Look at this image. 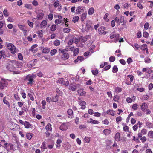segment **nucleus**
Listing matches in <instances>:
<instances>
[{"label":"nucleus","instance_id":"nucleus-2","mask_svg":"<svg viewBox=\"0 0 153 153\" xmlns=\"http://www.w3.org/2000/svg\"><path fill=\"white\" fill-rule=\"evenodd\" d=\"M7 48L13 54H14L19 51L18 49L12 43H8L7 45Z\"/></svg>","mask_w":153,"mask_h":153},{"label":"nucleus","instance_id":"nucleus-10","mask_svg":"<svg viewBox=\"0 0 153 153\" xmlns=\"http://www.w3.org/2000/svg\"><path fill=\"white\" fill-rule=\"evenodd\" d=\"M78 94L81 96H85L86 93L83 89H79L77 90Z\"/></svg>","mask_w":153,"mask_h":153},{"label":"nucleus","instance_id":"nucleus-45","mask_svg":"<svg viewBox=\"0 0 153 153\" xmlns=\"http://www.w3.org/2000/svg\"><path fill=\"white\" fill-rule=\"evenodd\" d=\"M59 5V1L58 0H56L53 4L55 8H56Z\"/></svg>","mask_w":153,"mask_h":153},{"label":"nucleus","instance_id":"nucleus-11","mask_svg":"<svg viewBox=\"0 0 153 153\" xmlns=\"http://www.w3.org/2000/svg\"><path fill=\"white\" fill-rule=\"evenodd\" d=\"M67 128V126L65 123H63L59 127L60 129L62 131L66 130Z\"/></svg>","mask_w":153,"mask_h":153},{"label":"nucleus","instance_id":"nucleus-59","mask_svg":"<svg viewBox=\"0 0 153 153\" xmlns=\"http://www.w3.org/2000/svg\"><path fill=\"white\" fill-rule=\"evenodd\" d=\"M70 31V29L68 28H65L63 29V31L64 33H68Z\"/></svg>","mask_w":153,"mask_h":153},{"label":"nucleus","instance_id":"nucleus-15","mask_svg":"<svg viewBox=\"0 0 153 153\" xmlns=\"http://www.w3.org/2000/svg\"><path fill=\"white\" fill-rule=\"evenodd\" d=\"M79 105L81 106V108L84 109L85 108L86 102L84 101H81L79 102Z\"/></svg>","mask_w":153,"mask_h":153},{"label":"nucleus","instance_id":"nucleus-8","mask_svg":"<svg viewBox=\"0 0 153 153\" xmlns=\"http://www.w3.org/2000/svg\"><path fill=\"white\" fill-rule=\"evenodd\" d=\"M83 7L79 6H78L76 9V13L77 14H79L81 13L83 11Z\"/></svg>","mask_w":153,"mask_h":153},{"label":"nucleus","instance_id":"nucleus-43","mask_svg":"<svg viewBox=\"0 0 153 153\" xmlns=\"http://www.w3.org/2000/svg\"><path fill=\"white\" fill-rule=\"evenodd\" d=\"M25 7L27 8L30 9H32V7L30 4H25Z\"/></svg>","mask_w":153,"mask_h":153},{"label":"nucleus","instance_id":"nucleus-14","mask_svg":"<svg viewBox=\"0 0 153 153\" xmlns=\"http://www.w3.org/2000/svg\"><path fill=\"white\" fill-rule=\"evenodd\" d=\"M47 25V21L46 20H43L40 24V27L41 28H44L46 27Z\"/></svg>","mask_w":153,"mask_h":153},{"label":"nucleus","instance_id":"nucleus-48","mask_svg":"<svg viewBox=\"0 0 153 153\" xmlns=\"http://www.w3.org/2000/svg\"><path fill=\"white\" fill-rule=\"evenodd\" d=\"M54 44L55 46H59L60 45V41L58 40H56L54 41Z\"/></svg>","mask_w":153,"mask_h":153},{"label":"nucleus","instance_id":"nucleus-60","mask_svg":"<svg viewBox=\"0 0 153 153\" xmlns=\"http://www.w3.org/2000/svg\"><path fill=\"white\" fill-rule=\"evenodd\" d=\"M37 33L39 34V36L40 37L42 36L43 35V31L42 30L38 31Z\"/></svg>","mask_w":153,"mask_h":153},{"label":"nucleus","instance_id":"nucleus-19","mask_svg":"<svg viewBox=\"0 0 153 153\" xmlns=\"http://www.w3.org/2000/svg\"><path fill=\"white\" fill-rule=\"evenodd\" d=\"M120 134L119 132L117 133L115 136V140L117 141H120Z\"/></svg>","mask_w":153,"mask_h":153},{"label":"nucleus","instance_id":"nucleus-40","mask_svg":"<svg viewBox=\"0 0 153 153\" xmlns=\"http://www.w3.org/2000/svg\"><path fill=\"white\" fill-rule=\"evenodd\" d=\"M148 135L150 138H153V131H150L148 132Z\"/></svg>","mask_w":153,"mask_h":153},{"label":"nucleus","instance_id":"nucleus-30","mask_svg":"<svg viewBox=\"0 0 153 153\" xmlns=\"http://www.w3.org/2000/svg\"><path fill=\"white\" fill-rule=\"evenodd\" d=\"M33 136V134L31 133H28L26 135L27 138L29 140H30Z\"/></svg>","mask_w":153,"mask_h":153},{"label":"nucleus","instance_id":"nucleus-25","mask_svg":"<svg viewBox=\"0 0 153 153\" xmlns=\"http://www.w3.org/2000/svg\"><path fill=\"white\" fill-rule=\"evenodd\" d=\"M111 132V131L109 129H105L103 131V133L105 135L109 134Z\"/></svg>","mask_w":153,"mask_h":153},{"label":"nucleus","instance_id":"nucleus-34","mask_svg":"<svg viewBox=\"0 0 153 153\" xmlns=\"http://www.w3.org/2000/svg\"><path fill=\"white\" fill-rule=\"evenodd\" d=\"M79 19V17L78 16H75L73 18L72 21L74 23H75L78 22Z\"/></svg>","mask_w":153,"mask_h":153},{"label":"nucleus","instance_id":"nucleus-44","mask_svg":"<svg viewBox=\"0 0 153 153\" xmlns=\"http://www.w3.org/2000/svg\"><path fill=\"white\" fill-rule=\"evenodd\" d=\"M56 28V26L55 25H53L51 27V30L52 31H54Z\"/></svg>","mask_w":153,"mask_h":153},{"label":"nucleus","instance_id":"nucleus-33","mask_svg":"<svg viewBox=\"0 0 153 153\" xmlns=\"http://www.w3.org/2000/svg\"><path fill=\"white\" fill-rule=\"evenodd\" d=\"M19 28L20 30L23 31L24 32L26 33L27 32V30H26L24 29V26L18 24V25Z\"/></svg>","mask_w":153,"mask_h":153},{"label":"nucleus","instance_id":"nucleus-16","mask_svg":"<svg viewBox=\"0 0 153 153\" xmlns=\"http://www.w3.org/2000/svg\"><path fill=\"white\" fill-rule=\"evenodd\" d=\"M37 46V45L36 44L32 46L29 50L33 52H36L37 51L36 48Z\"/></svg>","mask_w":153,"mask_h":153},{"label":"nucleus","instance_id":"nucleus-9","mask_svg":"<svg viewBox=\"0 0 153 153\" xmlns=\"http://www.w3.org/2000/svg\"><path fill=\"white\" fill-rule=\"evenodd\" d=\"M67 114L69 118L72 119L74 117L73 110L71 109H68L67 111Z\"/></svg>","mask_w":153,"mask_h":153},{"label":"nucleus","instance_id":"nucleus-52","mask_svg":"<svg viewBox=\"0 0 153 153\" xmlns=\"http://www.w3.org/2000/svg\"><path fill=\"white\" fill-rule=\"evenodd\" d=\"M18 58L19 60H22L23 59V57L22 54L19 53L18 54Z\"/></svg>","mask_w":153,"mask_h":153},{"label":"nucleus","instance_id":"nucleus-13","mask_svg":"<svg viewBox=\"0 0 153 153\" xmlns=\"http://www.w3.org/2000/svg\"><path fill=\"white\" fill-rule=\"evenodd\" d=\"M69 89L73 91H74L76 90V87L74 84H71L68 87Z\"/></svg>","mask_w":153,"mask_h":153},{"label":"nucleus","instance_id":"nucleus-47","mask_svg":"<svg viewBox=\"0 0 153 153\" xmlns=\"http://www.w3.org/2000/svg\"><path fill=\"white\" fill-rule=\"evenodd\" d=\"M42 109H45V105L46 104V102L45 101V100H43L42 102Z\"/></svg>","mask_w":153,"mask_h":153},{"label":"nucleus","instance_id":"nucleus-46","mask_svg":"<svg viewBox=\"0 0 153 153\" xmlns=\"http://www.w3.org/2000/svg\"><path fill=\"white\" fill-rule=\"evenodd\" d=\"M56 52H57V50L56 49H54L52 50L51 51V52H50L51 55V56H53V55H54L56 53Z\"/></svg>","mask_w":153,"mask_h":153},{"label":"nucleus","instance_id":"nucleus-12","mask_svg":"<svg viewBox=\"0 0 153 153\" xmlns=\"http://www.w3.org/2000/svg\"><path fill=\"white\" fill-rule=\"evenodd\" d=\"M87 122L94 124H98L99 123V122L98 121L94 120L91 118L88 119Z\"/></svg>","mask_w":153,"mask_h":153},{"label":"nucleus","instance_id":"nucleus-62","mask_svg":"<svg viewBox=\"0 0 153 153\" xmlns=\"http://www.w3.org/2000/svg\"><path fill=\"white\" fill-rule=\"evenodd\" d=\"M142 141V143H144L146 140V137L143 136L142 137H141L140 139Z\"/></svg>","mask_w":153,"mask_h":153},{"label":"nucleus","instance_id":"nucleus-28","mask_svg":"<svg viewBox=\"0 0 153 153\" xmlns=\"http://www.w3.org/2000/svg\"><path fill=\"white\" fill-rule=\"evenodd\" d=\"M34 94L33 93H28V96L30 98V99L32 101L34 100Z\"/></svg>","mask_w":153,"mask_h":153},{"label":"nucleus","instance_id":"nucleus-27","mask_svg":"<svg viewBox=\"0 0 153 153\" xmlns=\"http://www.w3.org/2000/svg\"><path fill=\"white\" fill-rule=\"evenodd\" d=\"M79 49L78 48H75L73 52V56H76L79 53Z\"/></svg>","mask_w":153,"mask_h":153},{"label":"nucleus","instance_id":"nucleus-3","mask_svg":"<svg viewBox=\"0 0 153 153\" xmlns=\"http://www.w3.org/2000/svg\"><path fill=\"white\" fill-rule=\"evenodd\" d=\"M37 15V19L38 20L42 19L44 16V13L43 10H39L36 11Z\"/></svg>","mask_w":153,"mask_h":153},{"label":"nucleus","instance_id":"nucleus-55","mask_svg":"<svg viewBox=\"0 0 153 153\" xmlns=\"http://www.w3.org/2000/svg\"><path fill=\"white\" fill-rule=\"evenodd\" d=\"M145 62L146 63H149L151 62V59L148 57H146L145 59Z\"/></svg>","mask_w":153,"mask_h":153},{"label":"nucleus","instance_id":"nucleus-41","mask_svg":"<svg viewBox=\"0 0 153 153\" xmlns=\"http://www.w3.org/2000/svg\"><path fill=\"white\" fill-rule=\"evenodd\" d=\"M89 37V36H86L84 37H83L82 39V42H85L86 41H87Z\"/></svg>","mask_w":153,"mask_h":153},{"label":"nucleus","instance_id":"nucleus-31","mask_svg":"<svg viewBox=\"0 0 153 153\" xmlns=\"http://www.w3.org/2000/svg\"><path fill=\"white\" fill-rule=\"evenodd\" d=\"M50 49L48 48H44L42 50V52L44 53H47L49 52Z\"/></svg>","mask_w":153,"mask_h":153},{"label":"nucleus","instance_id":"nucleus-49","mask_svg":"<svg viewBox=\"0 0 153 153\" xmlns=\"http://www.w3.org/2000/svg\"><path fill=\"white\" fill-rule=\"evenodd\" d=\"M85 141L86 143H89L90 141V137H85Z\"/></svg>","mask_w":153,"mask_h":153},{"label":"nucleus","instance_id":"nucleus-58","mask_svg":"<svg viewBox=\"0 0 153 153\" xmlns=\"http://www.w3.org/2000/svg\"><path fill=\"white\" fill-rule=\"evenodd\" d=\"M32 4L35 6H36L38 5V2L35 0H33L32 1Z\"/></svg>","mask_w":153,"mask_h":153},{"label":"nucleus","instance_id":"nucleus-26","mask_svg":"<svg viewBox=\"0 0 153 153\" xmlns=\"http://www.w3.org/2000/svg\"><path fill=\"white\" fill-rule=\"evenodd\" d=\"M86 13H84L82 15L81 17V20L82 21H83L86 18Z\"/></svg>","mask_w":153,"mask_h":153},{"label":"nucleus","instance_id":"nucleus-4","mask_svg":"<svg viewBox=\"0 0 153 153\" xmlns=\"http://www.w3.org/2000/svg\"><path fill=\"white\" fill-rule=\"evenodd\" d=\"M134 78V76L131 75H128L127 76L125 83L128 85L131 84V82L133 81Z\"/></svg>","mask_w":153,"mask_h":153},{"label":"nucleus","instance_id":"nucleus-29","mask_svg":"<svg viewBox=\"0 0 153 153\" xmlns=\"http://www.w3.org/2000/svg\"><path fill=\"white\" fill-rule=\"evenodd\" d=\"M67 51L65 49H59L58 50V52L59 53H61L63 54L66 53Z\"/></svg>","mask_w":153,"mask_h":153},{"label":"nucleus","instance_id":"nucleus-20","mask_svg":"<svg viewBox=\"0 0 153 153\" xmlns=\"http://www.w3.org/2000/svg\"><path fill=\"white\" fill-rule=\"evenodd\" d=\"M24 125L25 127L26 128H29L31 127V125L30 123L27 121H25L24 123Z\"/></svg>","mask_w":153,"mask_h":153},{"label":"nucleus","instance_id":"nucleus-22","mask_svg":"<svg viewBox=\"0 0 153 153\" xmlns=\"http://www.w3.org/2000/svg\"><path fill=\"white\" fill-rule=\"evenodd\" d=\"M94 9L93 7L90 8L88 10V14L90 15L93 14L94 11Z\"/></svg>","mask_w":153,"mask_h":153},{"label":"nucleus","instance_id":"nucleus-36","mask_svg":"<svg viewBox=\"0 0 153 153\" xmlns=\"http://www.w3.org/2000/svg\"><path fill=\"white\" fill-rule=\"evenodd\" d=\"M58 96L56 95V96L53 97L52 99V101L55 102H56L58 101Z\"/></svg>","mask_w":153,"mask_h":153},{"label":"nucleus","instance_id":"nucleus-7","mask_svg":"<svg viewBox=\"0 0 153 153\" xmlns=\"http://www.w3.org/2000/svg\"><path fill=\"white\" fill-rule=\"evenodd\" d=\"M3 147L7 151H8L10 149H11L13 147V145L11 144H9L8 143L6 142L3 144Z\"/></svg>","mask_w":153,"mask_h":153},{"label":"nucleus","instance_id":"nucleus-23","mask_svg":"<svg viewBox=\"0 0 153 153\" xmlns=\"http://www.w3.org/2000/svg\"><path fill=\"white\" fill-rule=\"evenodd\" d=\"M5 56L4 51V50L0 51V59L2 57L4 58Z\"/></svg>","mask_w":153,"mask_h":153},{"label":"nucleus","instance_id":"nucleus-37","mask_svg":"<svg viewBox=\"0 0 153 153\" xmlns=\"http://www.w3.org/2000/svg\"><path fill=\"white\" fill-rule=\"evenodd\" d=\"M114 20L115 21V22H116L117 25V26H119L120 25V19L117 17H116L114 19Z\"/></svg>","mask_w":153,"mask_h":153},{"label":"nucleus","instance_id":"nucleus-1","mask_svg":"<svg viewBox=\"0 0 153 153\" xmlns=\"http://www.w3.org/2000/svg\"><path fill=\"white\" fill-rule=\"evenodd\" d=\"M23 63L21 62H19L15 60H11L8 59L6 65V68L11 71H13V73L16 74L19 73V72L17 71H14L16 68H21L23 66Z\"/></svg>","mask_w":153,"mask_h":153},{"label":"nucleus","instance_id":"nucleus-21","mask_svg":"<svg viewBox=\"0 0 153 153\" xmlns=\"http://www.w3.org/2000/svg\"><path fill=\"white\" fill-rule=\"evenodd\" d=\"M46 129L48 131H51L52 128L51 127V125L50 123H48L47 124L45 127Z\"/></svg>","mask_w":153,"mask_h":153},{"label":"nucleus","instance_id":"nucleus-50","mask_svg":"<svg viewBox=\"0 0 153 153\" xmlns=\"http://www.w3.org/2000/svg\"><path fill=\"white\" fill-rule=\"evenodd\" d=\"M108 15H109L108 13H106L105 14L104 17V19L106 22H108L109 20V19H108L107 18V17L108 16Z\"/></svg>","mask_w":153,"mask_h":153},{"label":"nucleus","instance_id":"nucleus-61","mask_svg":"<svg viewBox=\"0 0 153 153\" xmlns=\"http://www.w3.org/2000/svg\"><path fill=\"white\" fill-rule=\"evenodd\" d=\"M126 101L128 103H131L132 101V99L130 97H127L126 99Z\"/></svg>","mask_w":153,"mask_h":153},{"label":"nucleus","instance_id":"nucleus-54","mask_svg":"<svg viewBox=\"0 0 153 153\" xmlns=\"http://www.w3.org/2000/svg\"><path fill=\"white\" fill-rule=\"evenodd\" d=\"M149 23L148 22H146L145 24V25H144V28L145 29L147 30V29H148V28L149 27Z\"/></svg>","mask_w":153,"mask_h":153},{"label":"nucleus","instance_id":"nucleus-39","mask_svg":"<svg viewBox=\"0 0 153 153\" xmlns=\"http://www.w3.org/2000/svg\"><path fill=\"white\" fill-rule=\"evenodd\" d=\"M105 30V29L104 27H101L98 29V30L100 33V34H102V31H103Z\"/></svg>","mask_w":153,"mask_h":153},{"label":"nucleus","instance_id":"nucleus-6","mask_svg":"<svg viewBox=\"0 0 153 153\" xmlns=\"http://www.w3.org/2000/svg\"><path fill=\"white\" fill-rule=\"evenodd\" d=\"M8 85V83L4 80L2 79L0 82V90H2Z\"/></svg>","mask_w":153,"mask_h":153},{"label":"nucleus","instance_id":"nucleus-63","mask_svg":"<svg viewBox=\"0 0 153 153\" xmlns=\"http://www.w3.org/2000/svg\"><path fill=\"white\" fill-rule=\"evenodd\" d=\"M64 79L63 78H61L58 80V82L60 84H62L64 82Z\"/></svg>","mask_w":153,"mask_h":153},{"label":"nucleus","instance_id":"nucleus-64","mask_svg":"<svg viewBox=\"0 0 153 153\" xmlns=\"http://www.w3.org/2000/svg\"><path fill=\"white\" fill-rule=\"evenodd\" d=\"M122 120V118L120 116H119L117 117L116 119V121L118 123L120 121Z\"/></svg>","mask_w":153,"mask_h":153},{"label":"nucleus","instance_id":"nucleus-5","mask_svg":"<svg viewBox=\"0 0 153 153\" xmlns=\"http://www.w3.org/2000/svg\"><path fill=\"white\" fill-rule=\"evenodd\" d=\"M34 77V75H28L27 76L26 78V80L29 81L28 82V84H32L34 82L33 78Z\"/></svg>","mask_w":153,"mask_h":153},{"label":"nucleus","instance_id":"nucleus-35","mask_svg":"<svg viewBox=\"0 0 153 153\" xmlns=\"http://www.w3.org/2000/svg\"><path fill=\"white\" fill-rule=\"evenodd\" d=\"M118 68L117 66L115 65L113 68L112 72L114 73H116L118 71Z\"/></svg>","mask_w":153,"mask_h":153},{"label":"nucleus","instance_id":"nucleus-57","mask_svg":"<svg viewBox=\"0 0 153 153\" xmlns=\"http://www.w3.org/2000/svg\"><path fill=\"white\" fill-rule=\"evenodd\" d=\"M63 85H65V86H68L69 85V82L67 80L66 81H64V82L62 83Z\"/></svg>","mask_w":153,"mask_h":153},{"label":"nucleus","instance_id":"nucleus-38","mask_svg":"<svg viewBox=\"0 0 153 153\" xmlns=\"http://www.w3.org/2000/svg\"><path fill=\"white\" fill-rule=\"evenodd\" d=\"M107 113L109 115H110L112 116H114V112L113 111L111 110H108L107 112Z\"/></svg>","mask_w":153,"mask_h":153},{"label":"nucleus","instance_id":"nucleus-18","mask_svg":"<svg viewBox=\"0 0 153 153\" xmlns=\"http://www.w3.org/2000/svg\"><path fill=\"white\" fill-rule=\"evenodd\" d=\"M87 28L88 30L90 29L91 26V22L90 20H88L86 22Z\"/></svg>","mask_w":153,"mask_h":153},{"label":"nucleus","instance_id":"nucleus-53","mask_svg":"<svg viewBox=\"0 0 153 153\" xmlns=\"http://www.w3.org/2000/svg\"><path fill=\"white\" fill-rule=\"evenodd\" d=\"M3 14L4 16L7 17L8 16V13L7 12L6 9H4L3 11Z\"/></svg>","mask_w":153,"mask_h":153},{"label":"nucleus","instance_id":"nucleus-24","mask_svg":"<svg viewBox=\"0 0 153 153\" xmlns=\"http://www.w3.org/2000/svg\"><path fill=\"white\" fill-rule=\"evenodd\" d=\"M3 102L4 104L7 105L9 107H10V105L9 102L6 100V98L5 97L3 98Z\"/></svg>","mask_w":153,"mask_h":153},{"label":"nucleus","instance_id":"nucleus-51","mask_svg":"<svg viewBox=\"0 0 153 153\" xmlns=\"http://www.w3.org/2000/svg\"><path fill=\"white\" fill-rule=\"evenodd\" d=\"M122 91V89L121 88L117 87L115 88V91L117 93H119L121 92Z\"/></svg>","mask_w":153,"mask_h":153},{"label":"nucleus","instance_id":"nucleus-32","mask_svg":"<svg viewBox=\"0 0 153 153\" xmlns=\"http://www.w3.org/2000/svg\"><path fill=\"white\" fill-rule=\"evenodd\" d=\"M69 54L66 53L63 54L62 56V58L64 59H67L69 58Z\"/></svg>","mask_w":153,"mask_h":153},{"label":"nucleus","instance_id":"nucleus-56","mask_svg":"<svg viewBox=\"0 0 153 153\" xmlns=\"http://www.w3.org/2000/svg\"><path fill=\"white\" fill-rule=\"evenodd\" d=\"M138 105L137 104H135L133 105L132 108L133 109L136 110L138 108Z\"/></svg>","mask_w":153,"mask_h":153},{"label":"nucleus","instance_id":"nucleus-17","mask_svg":"<svg viewBox=\"0 0 153 153\" xmlns=\"http://www.w3.org/2000/svg\"><path fill=\"white\" fill-rule=\"evenodd\" d=\"M148 108V105L147 104L145 103H142L141 106V109L142 110L144 111L145 110Z\"/></svg>","mask_w":153,"mask_h":153},{"label":"nucleus","instance_id":"nucleus-42","mask_svg":"<svg viewBox=\"0 0 153 153\" xmlns=\"http://www.w3.org/2000/svg\"><path fill=\"white\" fill-rule=\"evenodd\" d=\"M91 72L93 75H96L98 73V70L97 69L92 70Z\"/></svg>","mask_w":153,"mask_h":153}]
</instances>
